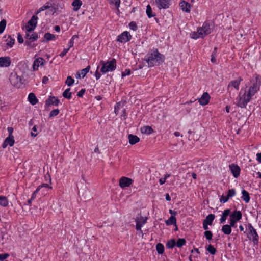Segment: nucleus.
I'll list each match as a JSON object with an SVG mask.
<instances>
[{
    "label": "nucleus",
    "mask_w": 261,
    "mask_h": 261,
    "mask_svg": "<svg viewBox=\"0 0 261 261\" xmlns=\"http://www.w3.org/2000/svg\"><path fill=\"white\" fill-rule=\"evenodd\" d=\"M157 7L159 9H167L171 5V0H155Z\"/></svg>",
    "instance_id": "obj_13"
},
{
    "label": "nucleus",
    "mask_w": 261,
    "mask_h": 261,
    "mask_svg": "<svg viewBox=\"0 0 261 261\" xmlns=\"http://www.w3.org/2000/svg\"><path fill=\"white\" fill-rule=\"evenodd\" d=\"M133 181V180L129 178L122 177L120 179L119 186L122 188L129 187L132 184Z\"/></svg>",
    "instance_id": "obj_16"
},
{
    "label": "nucleus",
    "mask_w": 261,
    "mask_h": 261,
    "mask_svg": "<svg viewBox=\"0 0 261 261\" xmlns=\"http://www.w3.org/2000/svg\"><path fill=\"white\" fill-rule=\"evenodd\" d=\"M180 6L182 11L186 12H190L191 5L189 3L183 1L180 3Z\"/></svg>",
    "instance_id": "obj_22"
},
{
    "label": "nucleus",
    "mask_w": 261,
    "mask_h": 261,
    "mask_svg": "<svg viewBox=\"0 0 261 261\" xmlns=\"http://www.w3.org/2000/svg\"><path fill=\"white\" fill-rule=\"evenodd\" d=\"M32 130L34 132H31V136L33 137H36L37 135V133H35L34 132H37V127L36 125L34 126L32 129Z\"/></svg>",
    "instance_id": "obj_59"
},
{
    "label": "nucleus",
    "mask_w": 261,
    "mask_h": 261,
    "mask_svg": "<svg viewBox=\"0 0 261 261\" xmlns=\"http://www.w3.org/2000/svg\"><path fill=\"white\" fill-rule=\"evenodd\" d=\"M242 199L246 203H248L250 199L249 193L247 191H246V190H243L242 191Z\"/></svg>",
    "instance_id": "obj_33"
},
{
    "label": "nucleus",
    "mask_w": 261,
    "mask_h": 261,
    "mask_svg": "<svg viewBox=\"0 0 261 261\" xmlns=\"http://www.w3.org/2000/svg\"><path fill=\"white\" fill-rule=\"evenodd\" d=\"M70 88L66 89L63 93V96L68 99H70L71 98L72 93L70 92Z\"/></svg>",
    "instance_id": "obj_39"
},
{
    "label": "nucleus",
    "mask_w": 261,
    "mask_h": 261,
    "mask_svg": "<svg viewBox=\"0 0 261 261\" xmlns=\"http://www.w3.org/2000/svg\"><path fill=\"white\" fill-rule=\"evenodd\" d=\"M210 96L207 92H204L202 96L199 99V103L202 106H205L209 102Z\"/></svg>",
    "instance_id": "obj_18"
},
{
    "label": "nucleus",
    "mask_w": 261,
    "mask_h": 261,
    "mask_svg": "<svg viewBox=\"0 0 261 261\" xmlns=\"http://www.w3.org/2000/svg\"><path fill=\"white\" fill-rule=\"evenodd\" d=\"M6 44L9 47H12L15 43V39L9 36L6 40Z\"/></svg>",
    "instance_id": "obj_34"
},
{
    "label": "nucleus",
    "mask_w": 261,
    "mask_h": 261,
    "mask_svg": "<svg viewBox=\"0 0 261 261\" xmlns=\"http://www.w3.org/2000/svg\"><path fill=\"white\" fill-rule=\"evenodd\" d=\"M230 212H231V211H230V209H226L224 211V212L221 216V217L220 219V221L221 223H224L226 221L227 217L229 215H230Z\"/></svg>",
    "instance_id": "obj_25"
},
{
    "label": "nucleus",
    "mask_w": 261,
    "mask_h": 261,
    "mask_svg": "<svg viewBox=\"0 0 261 261\" xmlns=\"http://www.w3.org/2000/svg\"><path fill=\"white\" fill-rule=\"evenodd\" d=\"M147 217H144L141 216V215L139 216L136 217L135 219V222L136 223V229L137 230L140 231L141 233H142V230H141V227L143 225L145 224L147 222Z\"/></svg>",
    "instance_id": "obj_10"
},
{
    "label": "nucleus",
    "mask_w": 261,
    "mask_h": 261,
    "mask_svg": "<svg viewBox=\"0 0 261 261\" xmlns=\"http://www.w3.org/2000/svg\"><path fill=\"white\" fill-rule=\"evenodd\" d=\"M6 25V21L5 19H3L0 22V34H2L5 30Z\"/></svg>",
    "instance_id": "obj_45"
},
{
    "label": "nucleus",
    "mask_w": 261,
    "mask_h": 261,
    "mask_svg": "<svg viewBox=\"0 0 261 261\" xmlns=\"http://www.w3.org/2000/svg\"><path fill=\"white\" fill-rule=\"evenodd\" d=\"M44 37L47 41L55 40L56 38L55 35L51 34L49 33H46L44 35Z\"/></svg>",
    "instance_id": "obj_38"
},
{
    "label": "nucleus",
    "mask_w": 261,
    "mask_h": 261,
    "mask_svg": "<svg viewBox=\"0 0 261 261\" xmlns=\"http://www.w3.org/2000/svg\"><path fill=\"white\" fill-rule=\"evenodd\" d=\"M132 38V36L127 31H124L117 36V41L121 43H126Z\"/></svg>",
    "instance_id": "obj_11"
},
{
    "label": "nucleus",
    "mask_w": 261,
    "mask_h": 261,
    "mask_svg": "<svg viewBox=\"0 0 261 261\" xmlns=\"http://www.w3.org/2000/svg\"><path fill=\"white\" fill-rule=\"evenodd\" d=\"M90 69V66H88L85 68L82 69L80 71V73L78 74L79 76L80 77H81H81L82 78H84L85 76V75L87 74V73L89 72Z\"/></svg>",
    "instance_id": "obj_35"
},
{
    "label": "nucleus",
    "mask_w": 261,
    "mask_h": 261,
    "mask_svg": "<svg viewBox=\"0 0 261 261\" xmlns=\"http://www.w3.org/2000/svg\"><path fill=\"white\" fill-rule=\"evenodd\" d=\"M128 139L129 140V143L131 145L135 144L140 141V138L138 136L132 134L128 135Z\"/></svg>",
    "instance_id": "obj_24"
},
{
    "label": "nucleus",
    "mask_w": 261,
    "mask_h": 261,
    "mask_svg": "<svg viewBox=\"0 0 261 261\" xmlns=\"http://www.w3.org/2000/svg\"><path fill=\"white\" fill-rule=\"evenodd\" d=\"M41 188V186H38L36 190L33 193V194L32 195V196H31L32 199H33L34 200L36 198L37 194L39 191V190H40Z\"/></svg>",
    "instance_id": "obj_53"
},
{
    "label": "nucleus",
    "mask_w": 261,
    "mask_h": 261,
    "mask_svg": "<svg viewBox=\"0 0 261 261\" xmlns=\"http://www.w3.org/2000/svg\"><path fill=\"white\" fill-rule=\"evenodd\" d=\"M129 28L133 31H136L138 29V27L135 21H132L129 24Z\"/></svg>",
    "instance_id": "obj_49"
},
{
    "label": "nucleus",
    "mask_w": 261,
    "mask_h": 261,
    "mask_svg": "<svg viewBox=\"0 0 261 261\" xmlns=\"http://www.w3.org/2000/svg\"><path fill=\"white\" fill-rule=\"evenodd\" d=\"M8 198L4 196H0V206L6 207L8 205Z\"/></svg>",
    "instance_id": "obj_31"
},
{
    "label": "nucleus",
    "mask_w": 261,
    "mask_h": 261,
    "mask_svg": "<svg viewBox=\"0 0 261 261\" xmlns=\"http://www.w3.org/2000/svg\"><path fill=\"white\" fill-rule=\"evenodd\" d=\"M45 60L43 58L39 57L36 59L33 64V70L36 71L38 70L39 67L42 66L44 65Z\"/></svg>",
    "instance_id": "obj_17"
},
{
    "label": "nucleus",
    "mask_w": 261,
    "mask_h": 261,
    "mask_svg": "<svg viewBox=\"0 0 261 261\" xmlns=\"http://www.w3.org/2000/svg\"><path fill=\"white\" fill-rule=\"evenodd\" d=\"M100 64L102 66L100 71L102 73L113 71L116 68V61L115 59H113L111 61L107 62L101 60L100 62Z\"/></svg>",
    "instance_id": "obj_4"
},
{
    "label": "nucleus",
    "mask_w": 261,
    "mask_h": 261,
    "mask_svg": "<svg viewBox=\"0 0 261 261\" xmlns=\"http://www.w3.org/2000/svg\"><path fill=\"white\" fill-rule=\"evenodd\" d=\"M229 198L228 196L222 195L220 198V201L221 203H225L229 200Z\"/></svg>",
    "instance_id": "obj_52"
},
{
    "label": "nucleus",
    "mask_w": 261,
    "mask_h": 261,
    "mask_svg": "<svg viewBox=\"0 0 261 261\" xmlns=\"http://www.w3.org/2000/svg\"><path fill=\"white\" fill-rule=\"evenodd\" d=\"M242 214L240 211H234L230 215V225L234 227L237 221L242 219Z\"/></svg>",
    "instance_id": "obj_9"
},
{
    "label": "nucleus",
    "mask_w": 261,
    "mask_h": 261,
    "mask_svg": "<svg viewBox=\"0 0 261 261\" xmlns=\"http://www.w3.org/2000/svg\"><path fill=\"white\" fill-rule=\"evenodd\" d=\"M11 64L10 57L5 56L0 57V67H8Z\"/></svg>",
    "instance_id": "obj_15"
},
{
    "label": "nucleus",
    "mask_w": 261,
    "mask_h": 261,
    "mask_svg": "<svg viewBox=\"0 0 261 261\" xmlns=\"http://www.w3.org/2000/svg\"><path fill=\"white\" fill-rule=\"evenodd\" d=\"M236 195V190L233 189H229L228 191L227 196L230 198Z\"/></svg>",
    "instance_id": "obj_51"
},
{
    "label": "nucleus",
    "mask_w": 261,
    "mask_h": 261,
    "mask_svg": "<svg viewBox=\"0 0 261 261\" xmlns=\"http://www.w3.org/2000/svg\"><path fill=\"white\" fill-rule=\"evenodd\" d=\"M248 233L247 237L250 240H252L254 245H258L259 240V236L256 230L253 227L251 224H248Z\"/></svg>",
    "instance_id": "obj_7"
},
{
    "label": "nucleus",
    "mask_w": 261,
    "mask_h": 261,
    "mask_svg": "<svg viewBox=\"0 0 261 261\" xmlns=\"http://www.w3.org/2000/svg\"><path fill=\"white\" fill-rule=\"evenodd\" d=\"M242 90L240 92L239 95L237 97L236 100V105L241 108H246L247 103L250 101L251 98L247 95L246 91H245L244 93L242 94Z\"/></svg>",
    "instance_id": "obj_5"
},
{
    "label": "nucleus",
    "mask_w": 261,
    "mask_h": 261,
    "mask_svg": "<svg viewBox=\"0 0 261 261\" xmlns=\"http://www.w3.org/2000/svg\"><path fill=\"white\" fill-rule=\"evenodd\" d=\"M9 256L8 253L0 254V260L3 261Z\"/></svg>",
    "instance_id": "obj_55"
},
{
    "label": "nucleus",
    "mask_w": 261,
    "mask_h": 261,
    "mask_svg": "<svg viewBox=\"0 0 261 261\" xmlns=\"http://www.w3.org/2000/svg\"><path fill=\"white\" fill-rule=\"evenodd\" d=\"M216 50H217V47L214 48V51L212 53L211 55V61L212 63H216Z\"/></svg>",
    "instance_id": "obj_48"
},
{
    "label": "nucleus",
    "mask_w": 261,
    "mask_h": 261,
    "mask_svg": "<svg viewBox=\"0 0 261 261\" xmlns=\"http://www.w3.org/2000/svg\"><path fill=\"white\" fill-rule=\"evenodd\" d=\"M176 223V219L175 216H171L168 220L166 221V224L167 225H170L173 224H175Z\"/></svg>",
    "instance_id": "obj_36"
},
{
    "label": "nucleus",
    "mask_w": 261,
    "mask_h": 261,
    "mask_svg": "<svg viewBox=\"0 0 261 261\" xmlns=\"http://www.w3.org/2000/svg\"><path fill=\"white\" fill-rule=\"evenodd\" d=\"M186 243V240L185 239H178L177 242L176 243V246L177 247L180 248L183 245H184Z\"/></svg>",
    "instance_id": "obj_44"
},
{
    "label": "nucleus",
    "mask_w": 261,
    "mask_h": 261,
    "mask_svg": "<svg viewBox=\"0 0 261 261\" xmlns=\"http://www.w3.org/2000/svg\"><path fill=\"white\" fill-rule=\"evenodd\" d=\"M10 81L11 83L14 86H19L21 84V79L15 73H11L10 76Z\"/></svg>",
    "instance_id": "obj_12"
},
{
    "label": "nucleus",
    "mask_w": 261,
    "mask_h": 261,
    "mask_svg": "<svg viewBox=\"0 0 261 261\" xmlns=\"http://www.w3.org/2000/svg\"><path fill=\"white\" fill-rule=\"evenodd\" d=\"M85 89H82L80 91L77 93V96L79 97H82L84 94L85 92Z\"/></svg>",
    "instance_id": "obj_58"
},
{
    "label": "nucleus",
    "mask_w": 261,
    "mask_h": 261,
    "mask_svg": "<svg viewBox=\"0 0 261 261\" xmlns=\"http://www.w3.org/2000/svg\"><path fill=\"white\" fill-rule=\"evenodd\" d=\"M204 235L207 240H211L212 239L213 234L211 231H210V230L205 231L204 232Z\"/></svg>",
    "instance_id": "obj_47"
},
{
    "label": "nucleus",
    "mask_w": 261,
    "mask_h": 261,
    "mask_svg": "<svg viewBox=\"0 0 261 261\" xmlns=\"http://www.w3.org/2000/svg\"><path fill=\"white\" fill-rule=\"evenodd\" d=\"M34 42L33 41H32L30 39H25V45H27L30 47H34V44H32V43Z\"/></svg>",
    "instance_id": "obj_54"
},
{
    "label": "nucleus",
    "mask_w": 261,
    "mask_h": 261,
    "mask_svg": "<svg viewBox=\"0 0 261 261\" xmlns=\"http://www.w3.org/2000/svg\"><path fill=\"white\" fill-rule=\"evenodd\" d=\"M74 45V41L73 40V39H70L68 42V46H69V47L68 48H71Z\"/></svg>",
    "instance_id": "obj_63"
},
{
    "label": "nucleus",
    "mask_w": 261,
    "mask_h": 261,
    "mask_svg": "<svg viewBox=\"0 0 261 261\" xmlns=\"http://www.w3.org/2000/svg\"><path fill=\"white\" fill-rule=\"evenodd\" d=\"M156 249L159 254H162L164 252V246L161 243H158L156 246Z\"/></svg>",
    "instance_id": "obj_37"
},
{
    "label": "nucleus",
    "mask_w": 261,
    "mask_h": 261,
    "mask_svg": "<svg viewBox=\"0 0 261 261\" xmlns=\"http://www.w3.org/2000/svg\"><path fill=\"white\" fill-rule=\"evenodd\" d=\"M231 227L230 225L226 224L222 226V231L226 235H229L231 232Z\"/></svg>",
    "instance_id": "obj_28"
},
{
    "label": "nucleus",
    "mask_w": 261,
    "mask_h": 261,
    "mask_svg": "<svg viewBox=\"0 0 261 261\" xmlns=\"http://www.w3.org/2000/svg\"><path fill=\"white\" fill-rule=\"evenodd\" d=\"M149 67H152L162 63L165 59L163 55L160 53L157 49H154L148 52L145 57Z\"/></svg>",
    "instance_id": "obj_1"
},
{
    "label": "nucleus",
    "mask_w": 261,
    "mask_h": 261,
    "mask_svg": "<svg viewBox=\"0 0 261 261\" xmlns=\"http://www.w3.org/2000/svg\"><path fill=\"white\" fill-rule=\"evenodd\" d=\"M98 68H99V66L97 67V70H96V71L95 72V74L96 80L99 79L101 77L100 73L99 72H98Z\"/></svg>",
    "instance_id": "obj_61"
},
{
    "label": "nucleus",
    "mask_w": 261,
    "mask_h": 261,
    "mask_svg": "<svg viewBox=\"0 0 261 261\" xmlns=\"http://www.w3.org/2000/svg\"><path fill=\"white\" fill-rule=\"evenodd\" d=\"M131 73V71L129 69H126L125 70L124 72L122 73V76H126L127 75H129Z\"/></svg>",
    "instance_id": "obj_56"
},
{
    "label": "nucleus",
    "mask_w": 261,
    "mask_h": 261,
    "mask_svg": "<svg viewBox=\"0 0 261 261\" xmlns=\"http://www.w3.org/2000/svg\"><path fill=\"white\" fill-rule=\"evenodd\" d=\"M31 32H28L26 31V34L25 36V39H30L32 41H35L39 38L37 34L35 32H33L30 34Z\"/></svg>",
    "instance_id": "obj_23"
},
{
    "label": "nucleus",
    "mask_w": 261,
    "mask_h": 261,
    "mask_svg": "<svg viewBox=\"0 0 261 261\" xmlns=\"http://www.w3.org/2000/svg\"><path fill=\"white\" fill-rule=\"evenodd\" d=\"M206 250L212 255H214L217 251L216 249L211 244L208 245Z\"/></svg>",
    "instance_id": "obj_41"
},
{
    "label": "nucleus",
    "mask_w": 261,
    "mask_h": 261,
    "mask_svg": "<svg viewBox=\"0 0 261 261\" xmlns=\"http://www.w3.org/2000/svg\"><path fill=\"white\" fill-rule=\"evenodd\" d=\"M59 113V109H54L52 110L49 113V117H54L58 115Z\"/></svg>",
    "instance_id": "obj_50"
},
{
    "label": "nucleus",
    "mask_w": 261,
    "mask_h": 261,
    "mask_svg": "<svg viewBox=\"0 0 261 261\" xmlns=\"http://www.w3.org/2000/svg\"><path fill=\"white\" fill-rule=\"evenodd\" d=\"M74 82V80L70 76H68L67 77L66 81L65 82L66 84L68 86H71Z\"/></svg>",
    "instance_id": "obj_46"
},
{
    "label": "nucleus",
    "mask_w": 261,
    "mask_h": 261,
    "mask_svg": "<svg viewBox=\"0 0 261 261\" xmlns=\"http://www.w3.org/2000/svg\"><path fill=\"white\" fill-rule=\"evenodd\" d=\"M146 14L149 18L155 16L154 14H152V8L149 5H148L146 7Z\"/></svg>",
    "instance_id": "obj_43"
},
{
    "label": "nucleus",
    "mask_w": 261,
    "mask_h": 261,
    "mask_svg": "<svg viewBox=\"0 0 261 261\" xmlns=\"http://www.w3.org/2000/svg\"><path fill=\"white\" fill-rule=\"evenodd\" d=\"M261 85V77L259 75L256 76L250 80V85L249 86L246 94L249 97L252 98L260 89Z\"/></svg>",
    "instance_id": "obj_3"
},
{
    "label": "nucleus",
    "mask_w": 261,
    "mask_h": 261,
    "mask_svg": "<svg viewBox=\"0 0 261 261\" xmlns=\"http://www.w3.org/2000/svg\"><path fill=\"white\" fill-rule=\"evenodd\" d=\"M14 143V137L13 136H10L8 137H7L5 140V142L2 145V147L3 148H6L7 145H10V146H12Z\"/></svg>",
    "instance_id": "obj_21"
},
{
    "label": "nucleus",
    "mask_w": 261,
    "mask_h": 261,
    "mask_svg": "<svg viewBox=\"0 0 261 261\" xmlns=\"http://www.w3.org/2000/svg\"><path fill=\"white\" fill-rule=\"evenodd\" d=\"M243 81V79L241 77H239L235 80L230 81L227 88V92L229 93L230 97H234L235 93L233 92V88L236 90H238L239 89V86L241 82Z\"/></svg>",
    "instance_id": "obj_6"
},
{
    "label": "nucleus",
    "mask_w": 261,
    "mask_h": 261,
    "mask_svg": "<svg viewBox=\"0 0 261 261\" xmlns=\"http://www.w3.org/2000/svg\"><path fill=\"white\" fill-rule=\"evenodd\" d=\"M229 169L234 178H237L240 174L241 169L239 166L234 164L229 165Z\"/></svg>",
    "instance_id": "obj_14"
},
{
    "label": "nucleus",
    "mask_w": 261,
    "mask_h": 261,
    "mask_svg": "<svg viewBox=\"0 0 261 261\" xmlns=\"http://www.w3.org/2000/svg\"><path fill=\"white\" fill-rule=\"evenodd\" d=\"M214 219L215 215L211 214L206 216L205 219L203 220V222L207 224L212 225Z\"/></svg>",
    "instance_id": "obj_32"
},
{
    "label": "nucleus",
    "mask_w": 261,
    "mask_h": 261,
    "mask_svg": "<svg viewBox=\"0 0 261 261\" xmlns=\"http://www.w3.org/2000/svg\"><path fill=\"white\" fill-rule=\"evenodd\" d=\"M51 0L47 2L44 5L40 7L36 12V14L37 15L41 11H44L46 9H49L51 8Z\"/></svg>",
    "instance_id": "obj_26"
},
{
    "label": "nucleus",
    "mask_w": 261,
    "mask_h": 261,
    "mask_svg": "<svg viewBox=\"0 0 261 261\" xmlns=\"http://www.w3.org/2000/svg\"><path fill=\"white\" fill-rule=\"evenodd\" d=\"M82 5V2L81 0H73L72 3V6L73 7V10L74 11H78L80 9Z\"/></svg>",
    "instance_id": "obj_27"
},
{
    "label": "nucleus",
    "mask_w": 261,
    "mask_h": 261,
    "mask_svg": "<svg viewBox=\"0 0 261 261\" xmlns=\"http://www.w3.org/2000/svg\"><path fill=\"white\" fill-rule=\"evenodd\" d=\"M109 2L111 5H114L115 7L119 11V7L120 4V0H109Z\"/></svg>",
    "instance_id": "obj_42"
},
{
    "label": "nucleus",
    "mask_w": 261,
    "mask_h": 261,
    "mask_svg": "<svg viewBox=\"0 0 261 261\" xmlns=\"http://www.w3.org/2000/svg\"><path fill=\"white\" fill-rule=\"evenodd\" d=\"M214 28V24L211 21H206L201 27L197 29V32H193L191 34V37L194 39L203 38L211 33Z\"/></svg>",
    "instance_id": "obj_2"
},
{
    "label": "nucleus",
    "mask_w": 261,
    "mask_h": 261,
    "mask_svg": "<svg viewBox=\"0 0 261 261\" xmlns=\"http://www.w3.org/2000/svg\"><path fill=\"white\" fill-rule=\"evenodd\" d=\"M28 100L29 102L33 105L36 104L38 102L37 98H36L35 95L33 93H31L29 94Z\"/></svg>",
    "instance_id": "obj_29"
},
{
    "label": "nucleus",
    "mask_w": 261,
    "mask_h": 261,
    "mask_svg": "<svg viewBox=\"0 0 261 261\" xmlns=\"http://www.w3.org/2000/svg\"><path fill=\"white\" fill-rule=\"evenodd\" d=\"M69 50V48H64L62 53L60 54V56L62 58H63L64 56L66 55V54L68 52Z\"/></svg>",
    "instance_id": "obj_57"
},
{
    "label": "nucleus",
    "mask_w": 261,
    "mask_h": 261,
    "mask_svg": "<svg viewBox=\"0 0 261 261\" xmlns=\"http://www.w3.org/2000/svg\"><path fill=\"white\" fill-rule=\"evenodd\" d=\"M17 39H18V41L19 43H22L24 41L22 36L19 33L18 34Z\"/></svg>",
    "instance_id": "obj_60"
},
{
    "label": "nucleus",
    "mask_w": 261,
    "mask_h": 261,
    "mask_svg": "<svg viewBox=\"0 0 261 261\" xmlns=\"http://www.w3.org/2000/svg\"><path fill=\"white\" fill-rule=\"evenodd\" d=\"M59 103V100L54 96H50L45 101V105L48 106L50 105H54L57 106L58 105Z\"/></svg>",
    "instance_id": "obj_20"
},
{
    "label": "nucleus",
    "mask_w": 261,
    "mask_h": 261,
    "mask_svg": "<svg viewBox=\"0 0 261 261\" xmlns=\"http://www.w3.org/2000/svg\"><path fill=\"white\" fill-rule=\"evenodd\" d=\"M120 106V103L118 102V103H117L116 105L115 106V113L116 114L118 113V111Z\"/></svg>",
    "instance_id": "obj_62"
},
{
    "label": "nucleus",
    "mask_w": 261,
    "mask_h": 261,
    "mask_svg": "<svg viewBox=\"0 0 261 261\" xmlns=\"http://www.w3.org/2000/svg\"><path fill=\"white\" fill-rule=\"evenodd\" d=\"M38 18L36 15H33L25 25L26 31L28 32H32L35 29Z\"/></svg>",
    "instance_id": "obj_8"
},
{
    "label": "nucleus",
    "mask_w": 261,
    "mask_h": 261,
    "mask_svg": "<svg viewBox=\"0 0 261 261\" xmlns=\"http://www.w3.org/2000/svg\"><path fill=\"white\" fill-rule=\"evenodd\" d=\"M175 245L176 242L174 239L169 240L166 243V246L169 249H172Z\"/></svg>",
    "instance_id": "obj_40"
},
{
    "label": "nucleus",
    "mask_w": 261,
    "mask_h": 261,
    "mask_svg": "<svg viewBox=\"0 0 261 261\" xmlns=\"http://www.w3.org/2000/svg\"><path fill=\"white\" fill-rule=\"evenodd\" d=\"M141 131L143 134H151L153 132V130L151 127L149 126H145L141 128Z\"/></svg>",
    "instance_id": "obj_30"
},
{
    "label": "nucleus",
    "mask_w": 261,
    "mask_h": 261,
    "mask_svg": "<svg viewBox=\"0 0 261 261\" xmlns=\"http://www.w3.org/2000/svg\"><path fill=\"white\" fill-rule=\"evenodd\" d=\"M256 160L261 163V152L257 153L256 154Z\"/></svg>",
    "instance_id": "obj_64"
},
{
    "label": "nucleus",
    "mask_w": 261,
    "mask_h": 261,
    "mask_svg": "<svg viewBox=\"0 0 261 261\" xmlns=\"http://www.w3.org/2000/svg\"><path fill=\"white\" fill-rule=\"evenodd\" d=\"M51 8L53 9V14L56 13L60 8L62 9L60 0H51Z\"/></svg>",
    "instance_id": "obj_19"
}]
</instances>
